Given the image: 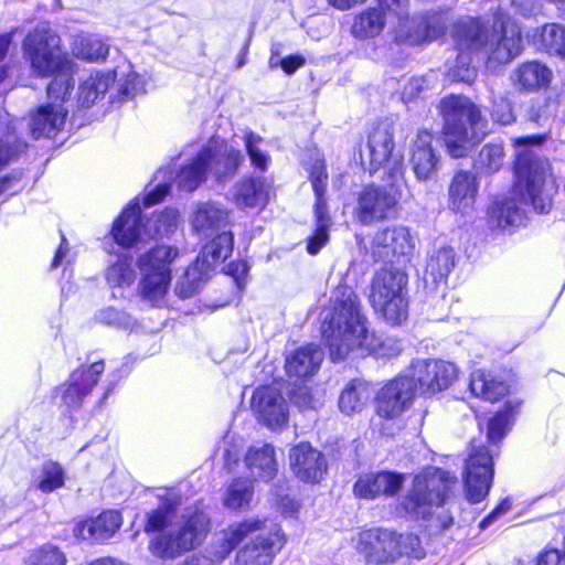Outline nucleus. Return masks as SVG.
I'll return each mask as SVG.
<instances>
[{"label":"nucleus","instance_id":"obj_49","mask_svg":"<svg viewBox=\"0 0 565 565\" xmlns=\"http://www.w3.org/2000/svg\"><path fill=\"white\" fill-rule=\"evenodd\" d=\"M114 83L117 82L119 100L132 98L143 86L140 76L132 71L130 64L115 70L111 74Z\"/></svg>","mask_w":565,"mask_h":565},{"label":"nucleus","instance_id":"obj_58","mask_svg":"<svg viewBox=\"0 0 565 565\" xmlns=\"http://www.w3.org/2000/svg\"><path fill=\"white\" fill-rule=\"evenodd\" d=\"M24 188L23 172L11 171L0 177V195L12 196L20 193Z\"/></svg>","mask_w":565,"mask_h":565},{"label":"nucleus","instance_id":"obj_17","mask_svg":"<svg viewBox=\"0 0 565 565\" xmlns=\"http://www.w3.org/2000/svg\"><path fill=\"white\" fill-rule=\"evenodd\" d=\"M440 111L445 120V134L451 137H467V129L470 126L475 129L480 120V111L463 96H449L441 100Z\"/></svg>","mask_w":565,"mask_h":565},{"label":"nucleus","instance_id":"obj_31","mask_svg":"<svg viewBox=\"0 0 565 565\" xmlns=\"http://www.w3.org/2000/svg\"><path fill=\"white\" fill-rule=\"evenodd\" d=\"M268 200V184L264 178L248 175L237 182L234 201L241 209L265 206Z\"/></svg>","mask_w":565,"mask_h":565},{"label":"nucleus","instance_id":"obj_3","mask_svg":"<svg viewBox=\"0 0 565 565\" xmlns=\"http://www.w3.org/2000/svg\"><path fill=\"white\" fill-rule=\"evenodd\" d=\"M221 534L220 558L237 548L234 565H271L288 543L280 523L267 525V519L249 518L228 524Z\"/></svg>","mask_w":565,"mask_h":565},{"label":"nucleus","instance_id":"obj_57","mask_svg":"<svg viewBox=\"0 0 565 565\" xmlns=\"http://www.w3.org/2000/svg\"><path fill=\"white\" fill-rule=\"evenodd\" d=\"M249 265L246 259H235L226 265L225 274L233 278L238 291H243L248 278Z\"/></svg>","mask_w":565,"mask_h":565},{"label":"nucleus","instance_id":"obj_27","mask_svg":"<svg viewBox=\"0 0 565 565\" xmlns=\"http://www.w3.org/2000/svg\"><path fill=\"white\" fill-rule=\"evenodd\" d=\"M67 110L55 107L52 104L40 107L30 120V128L33 138L53 139L63 128Z\"/></svg>","mask_w":565,"mask_h":565},{"label":"nucleus","instance_id":"obj_16","mask_svg":"<svg viewBox=\"0 0 565 565\" xmlns=\"http://www.w3.org/2000/svg\"><path fill=\"white\" fill-rule=\"evenodd\" d=\"M289 467L300 482L309 484L320 483L328 472L323 454L306 440L290 448Z\"/></svg>","mask_w":565,"mask_h":565},{"label":"nucleus","instance_id":"obj_7","mask_svg":"<svg viewBox=\"0 0 565 565\" xmlns=\"http://www.w3.org/2000/svg\"><path fill=\"white\" fill-rule=\"evenodd\" d=\"M387 184H365L358 193L354 216L362 225L382 223L396 216L401 200L399 186L404 181L401 160L392 164Z\"/></svg>","mask_w":565,"mask_h":565},{"label":"nucleus","instance_id":"obj_43","mask_svg":"<svg viewBox=\"0 0 565 565\" xmlns=\"http://www.w3.org/2000/svg\"><path fill=\"white\" fill-rule=\"evenodd\" d=\"M411 163L418 180H426L435 173L438 157L431 143H416L412 150Z\"/></svg>","mask_w":565,"mask_h":565},{"label":"nucleus","instance_id":"obj_29","mask_svg":"<svg viewBox=\"0 0 565 565\" xmlns=\"http://www.w3.org/2000/svg\"><path fill=\"white\" fill-rule=\"evenodd\" d=\"M212 160L213 151L211 148L204 147L200 150L188 164L179 170V186L188 192L196 190L206 180Z\"/></svg>","mask_w":565,"mask_h":565},{"label":"nucleus","instance_id":"obj_40","mask_svg":"<svg viewBox=\"0 0 565 565\" xmlns=\"http://www.w3.org/2000/svg\"><path fill=\"white\" fill-rule=\"evenodd\" d=\"M385 26L383 10L371 8L355 17L352 34L358 39H369L379 35Z\"/></svg>","mask_w":565,"mask_h":565},{"label":"nucleus","instance_id":"obj_14","mask_svg":"<svg viewBox=\"0 0 565 565\" xmlns=\"http://www.w3.org/2000/svg\"><path fill=\"white\" fill-rule=\"evenodd\" d=\"M105 366L104 359L88 365L83 364L70 374L66 382L55 386L52 393H61L62 404L68 411L79 409L98 384Z\"/></svg>","mask_w":565,"mask_h":565},{"label":"nucleus","instance_id":"obj_55","mask_svg":"<svg viewBox=\"0 0 565 565\" xmlns=\"http://www.w3.org/2000/svg\"><path fill=\"white\" fill-rule=\"evenodd\" d=\"M179 213L177 210L166 207L156 216L154 233L158 236H168L174 232L178 225Z\"/></svg>","mask_w":565,"mask_h":565},{"label":"nucleus","instance_id":"obj_36","mask_svg":"<svg viewBox=\"0 0 565 565\" xmlns=\"http://www.w3.org/2000/svg\"><path fill=\"white\" fill-rule=\"evenodd\" d=\"M230 213L212 203L200 204L192 216V228L195 233L206 234L228 225Z\"/></svg>","mask_w":565,"mask_h":565},{"label":"nucleus","instance_id":"obj_45","mask_svg":"<svg viewBox=\"0 0 565 565\" xmlns=\"http://www.w3.org/2000/svg\"><path fill=\"white\" fill-rule=\"evenodd\" d=\"M23 565H68V558L62 547L46 542L31 550Z\"/></svg>","mask_w":565,"mask_h":565},{"label":"nucleus","instance_id":"obj_37","mask_svg":"<svg viewBox=\"0 0 565 565\" xmlns=\"http://www.w3.org/2000/svg\"><path fill=\"white\" fill-rule=\"evenodd\" d=\"M233 248L234 234L231 231H223L203 245L196 260L201 259L203 265L211 267L227 259Z\"/></svg>","mask_w":565,"mask_h":565},{"label":"nucleus","instance_id":"obj_46","mask_svg":"<svg viewBox=\"0 0 565 565\" xmlns=\"http://www.w3.org/2000/svg\"><path fill=\"white\" fill-rule=\"evenodd\" d=\"M74 68L75 66L66 67L65 70H61L50 76L53 79L46 88L47 97L50 99L49 104H52L57 108H63L62 104L66 100V97L70 95V92L74 86Z\"/></svg>","mask_w":565,"mask_h":565},{"label":"nucleus","instance_id":"obj_9","mask_svg":"<svg viewBox=\"0 0 565 565\" xmlns=\"http://www.w3.org/2000/svg\"><path fill=\"white\" fill-rule=\"evenodd\" d=\"M406 286L407 276L391 267H382L373 277L371 306L391 326H401L408 318Z\"/></svg>","mask_w":565,"mask_h":565},{"label":"nucleus","instance_id":"obj_28","mask_svg":"<svg viewBox=\"0 0 565 565\" xmlns=\"http://www.w3.org/2000/svg\"><path fill=\"white\" fill-rule=\"evenodd\" d=\"M244 462L246 468L262 481L269 482L278 475V462L273 445L264 444L262 447H249Z\"/></svg>","mask_w":565,"mask_h":565},{"label":"nucleus","instance_id":"obj_53","mask_svg":"<svg viewBox=\"0 0 565 565\" xmlns=\"http://www.w3.org/2000/svg\"><path fill=\"white\" fill-rule=\"evenodd\" d=\"M458 50L460 53L456 58V63L454 66L448 70V77L451 81L463 82V83H472L477 76L475 67L470 65L471 63V54L472 52L468 51L466 47H460L457 43Z\"/></svg>","mask_w":565,"mask_h":565},{"label":"nucleus","instance_id":"obj_42","mask_svg":"<svg viewBox=\"0 0 565 565\" xmlns=\"http://www.w3.org/2000/svg\"><path fill=\"white\" fill-rule=\"evenodd\" d=\"M136 270L130 255L121 254L117 260L108 266L105 278L110 287L124 288L131 286L136 280Z\"/></svg>","mask_w":565,"mask_h":565},{"label":"nucleus","instance_id":"obj_47","mask_svg":"<svg viewBox=\"0 0 565 565\" xmlns=\"http://www.w3.org/2000/svg\"><path fill=\"white\" fill-rule=\"evenodd\" d=\"M65 469L55 460H46L41 467V473L35 488L42 493H52L65 484Z\"/></svg>","mask_w":565,"mask_h":565},{"label":"nucleus","instance_id":"obj_8","mask_svg":"<svg viewBox=\"0 0 565 565\" xmlns=\"http://www.w3.org/2000/svg\"><path fill=\"white\" fill-rule=\"evenodd\" d=\"M211 532V519L195 509L182 515L177 527L150 541L151 553L161 559H174L199 546Z\"/></svg>","mask_w":565,"mask_h":565},{"label":"nucleus","instance_id":"obj_61","mask_svg":"<svg viewBox=\"0 0 565 565\" xmlns=\"http://www.w3.org/2000/svg\"><path fill=\"white\" fill-rule=\"evenodd\" d=\"M170 193V184L162 182L157 184L153 189L147 192L142 198V206L150 207L161 203Z\"/></svg>","mask_w":565,"mask_h":565},{"label":"nucleus","instance_id":"obj_10","mask_svg":"<svg viewBox=\"0 0 565 565\" xmlns=\"http://www.w3.org/2000/svg\"><path fill=\"white\" fill-rule=\"evenodd\" d=\"M22 50L32 73L40 77H50L61 70L75 66L70 56L62 51L60 36L46 22L39 23L26 35Z\"/></svg>","mask_w":565,"mask_h":565},{"label":"nucleus","instance_id":"obj_23","mask_svg":"<svg viewBox=\"0 0 565 565\" xmlns=\"http://www.w3.org/2000/svg\"><path fill=\"white\" fill-rule=\"evenodd\" d=\"M479 183L476 174L470 171H457L448 188V205L457 213H468L473 209Z\"/></svg>","mask_w":565,"mask_h":565},{"label":"nucleus","instance_id":"obj_41","mask_svg":"<svg viewBox=\"0 0 565 565\" xmlns=\"http://www.w3.org/2000/svg\"><path fill=\"white\" fill-rule=\"evenodd\" d=\"M72 53L81 60L100 62L106 60L109 46L97 36L78 35L72 43Z\"/></svg>","mask_w":565,"mask_h":565},{"label":"nucleus","instance_id":"obj_13","mask_svg":"<svg viewBox=\"0 0 565 565\" xmlns=\"http://www.w3.org/2000/svg\"><path fill=\"white\" fill-rule=\"evenodd\" d=\"M416 393L417 383L414 377L395 376L387 381L374 397L376 415L387 420L401 417L413 405Z\"/></svg>","mask_w":565,"mask_h":565},{"label":"nucleus","instance_id":"obj_12","mask_svg":"<svg viewBox=\"0 0 565 565\" xmlns=\"http://www.w3.org/2000/svg\"><path fill=\"white\" fill-rule=\"evenodd\" d=\"M520 373L512 366L477 369L469 376L471 395L486 403L497 404L514 393L520 386Z\"/></svg>","mask_w":565,"mask_h":565},{"label":"nucleus","instance_id":"obj_59","mask_svg":"<svg viewBox=\"0 0 565 565\" xmlns=\"http://www.w3.org/2000/svg\"><path fill=\"white\" fill-rule=\"evenodd\" d=\"M330 225L316 224L315 230L307 238V252L309 255H317L329 242Z\"/></svg>","mask_w":565,"mask_h":565},{"label":"nucleus","instance_id":"obj_44","mask_svg":"<svg viewBox=\"0 0 565 565\" xmlns=\"http://www.w3.org/2000/svg\"><path fill=\"white\" fill-rule=\"evenodd\" d=\"M455 267V252L452 247L444 246L436 250L427 260L426 274L434 282L445 280Z\"/></svg>","mask_w":565,"mask_h":565},{"label":"nucleus","instance_id":"obj_51","mask_svg":"<svg viewBox=\"0 0 565 565\" xmlns=\"http://www.w3.org/2000/svg\"><path fill=\"white\" fill-rule=\"evenodd\" d=\"M503 149L501 143H484L478 151L473 167L486 173L497 172L503 163Z\"/></svg>","mask_w":565,"mask_h":565},{"label":"nucleus","instance_id":"obj_60","mask_svg":"<svg viewBox=\"0 0 565 565\" xmlns=\"http://www.w3.org/2000/svg\"><path fill=\"white\" fill-rule=\"evenodd\" d=\"M313 194V215L316 224L331 225V216L328 207L327 192H319Z\"/></svg>","mask_w":565,"mask_h":565},{"label":"nucleus","instance_id":"obj_33","mask_svg":"<svg viewBox=\"0 0 565 565\" xmlns=\"http://www.w3.org/2000/svg\"><path fill=\"white\" fill-rule=\"evenodd\" d=\"M372 394L371 384L362 379L350 380L340 393L338 406L343 414L362 412Z\"/></svg>","mask_w":565,"mask_h":565},{"label":"nucleus","instance_id":"obj_39","mask_svg":"<svg viewBox=\"0 0 565 565\" xmlns=\"http://www.w3.org/2000/svg\"><path fill=\"white\" fill-rule=\"evenodd\" d=\"M172 276L142 273L139 284L140 297L151 307L160 306L171 285Z\"/></svg>","mask_w":565,"mask_h":565},{"label":"nucleus","instance_id":"obj_18","mask_svg":"<svg viewBox=\"0 0 565 565\" xmlns=\"http://www.w3.org/2000/svg\"><path fill=\"white\" fill-rule=\"evenodd\" d=\"M370 247L375 262H386L408 255L413 249V243L406 227L386 226L374 233Z\"/></svg>","mask_w":565,"mask_h":565},{"label":"nucleus","instance_id":"obj_20","mask_svg":"<svg viewBox=\"0 0 565 565\" xmlns=\"http://www.w3.org/2000/svg\"><path fill=\"white\" fill-rule=\"evenodd\" d=\"M404 475L394 471H377L360 475L353 483L355 498L374 500L379 497H393L403 487Z\"/></svg>","mask_w":565,"mask_h":565},{"label":"nucleus","instance_id":"obj_2","mask_svg":"<svg viewBox=\"0 0 565 565\" xmlns=\"http://www.w3.org/2000/svg\"><path fill=\"white\" fill-rule=\"evenodd\" d=\"M515 145L519 149L512 162V196L493 200L487 211L488 222L503 231L516 227L522 221L516 201L531 204L540 213H547L552 206L550 196L544 194L546 182L552 179V167L531 148L541 143Z\"/></svg>","mask_w":565,"mask_h":565},{"label":"nucleus","instance_id":"obj_64","mask_svg":"<svg viewBox=\"0 0 565 565\" xmlns=\"http://www.w3.org/2000/svg\"><path fill=\"white\" fill-rule=\"evenodd\" d=\"M276 505L284 516H296L301 507L299 500L287 494L278 495L276 499Z\"/></svg>","mask_w":565,"mask_h":565},{"label":"nucleus","instance_id":"obj_35","mask_svg":"<svg viewBox=\"0 0 565 565\" xmlns=\"http://www.w3.org/2000/svg\"><path fill=\"white\" fill-rule=\"evenodd\" d=\"M114 84L110 73L97 72L88 75L78 86L76 103L79 108H89L103 98Z\"/></svg>","mask_w":565,"mask_h":565},{"label":"nucleus","instance_id":"obj_50","mask_svg":"<svg viewBox=\"0 0 565 565\" xmlns=\"http://www.w3.org/2000/svg\"><path fill=\"white\" fill-rule=\"evenodd\" d=\"M540 43L542 47L557 56L565 58V28L555 24L548 23L542 28V31L539 35Z\"/></svg>","mask_w":565,"mask_h":565},{"label":"nucleus","instance_id":"obj_21","mask_svg":"<svg viewBox=\"0 0 565 565\" xmlns=\"http://www.w3.org/2000/svg\"><path fill=\"white\" fill-rule=\"evenodd\" d=\"M458 377L454 363L443 360H425L418 370L417 388L423 395H435L449 388Z\"/></svg>","mask_w":565,"mask_h":565},{"label":"nucleus","instance_id":"obj_25","mask_svg":"<svg viewBox=\"0 0 565 565\" xmlns=\"http://www.w3.org/2000/svg\"><path fill=\"white\" fill-rule=\"evenodd\" d=\"M524 401L509 398L489 417L487 422V441L498 445L512 428L518 415L521 413Z\"/></svg>","mask_w":565,"mask_h":565},{"label":"nucleus","instance_id":"obj_56","mask_svg":"<svg viewBox=\"0 0 565 565\" xmlns=\"http://www.w3.org/2000/svg\"><path fill=\"white\" fill-rule=\"evenodd\" d=\"M221 551V536L214 541L207 554L199 553L193 554L189 558L185 559L183 565H218L226 558H220Z\"/></svg>","mask_w":565,"mask_h":565},{"label":"nucleus","instance_id":"obj_38","mask_svg":"<svg viewBox=\"0 0 565 565\" xmlns=\"http://www.w3.org/2000/svg\"><path fill=\"white\" fill-rule=\"evenodd\" d=\"M254 498V483L253 480L236 477L231 480L224 495L223 504L230 510L241 511L247 510Z\"/></svg>","mask_w":565,"mask_h":565},{"label":"nucleus","instance_id":"obj_19","mask_svg":"<svg viewBox=\"0 0 565 565\" xmlns=\"http://www.w3.org/2000/svg\"><path fill=\"white\" fill-rule=\"evenodd\" d=\"M252 406L258 419L268 428H281L288 424V407L284 396L270 386H262L254 391Z\"/></svg>","mask_w":565,"mask_h":565},{"label":"nucleus","instance_id":"obj_15","mask_svg":"<svg viewBox=\"0 0 565 565\" xmlns=\"http://www.w3.org/2000/svg\"><path fill=\"white\" fill-rule=\"evenodd\" d=\"M145 228L142 207L138 196L130 200L111 223L108 237L121 249L135 247Z\"/></svg>","mask_w":565,"mask_h":565},{"label":"nucleus","instance_id":"obj_5","mask_svg":"<svg viewBox=\"0 0 565 565\" xmlns=\"http://www.w3.org/2000/svg\"><path fill=\"white\" fill-rule=\"evenodd\" d=\"M355 551L365 565H393L403 557L426 556L418 534L382 525L362 527L356 535Z\"/></svg>","mask_w":565,"mask_h":565},{"label":"nucleus","instance_id":"obj_54","mask_svg":"<svg viewBox=\"0 0 565 565\" xmlns=\"http://www.w3.org/2000/svg\"><path fill=\"white\" fill-rule=\"evenodd\" d=\"M307 171L313 193L327 192L329 174L326 160L322 157L315 158Z\"/></svg>","mask_w":565,"mask_h":565},{"label":"nucleus","instance_id":"obj_4","mask_svg":"<svg viewBox=\"0 0 565 565\" xmlns=\"http://www.w3.org/2000/svg\"><path fill=\"white\" fill-rule=\"evenodd\" d=\"M455 39L460 47L484 58L490 71L510 63L523 49L521 29L502 14L495 18L492 29L477 20L457 23Z\"/></svg>","mask_w":565,"mask_h":565},{"label":"nucleus","instance_id":"obj_32","mask_svg":"<svg viewBox=\"0 0 565 565\" xmlns=\"http://www.w3.org/2000/svg\"><path fill=\"white\" fill-rule=\"evenodd\" d=\"M552 77V71L545 64L537 61L522 63L511 75L515 85L521 89L530 92L548 86Z\"/></svg>","mask_w":565,"mask_h":565},{"label":"nucleus","instance_id":"obj_1","mask_svg":"<svg viewBox=\"0 0 565 565\" xmlns=\"http://www.w3.org/2000/svg\"><path fill=\"white\" fill-rule=\"evenodd\" d=\"M335 294L332 310L321 330L333 362L344 360L354 350H362L376 358H390L401 351L396 339L369 332L367 319L361 313L359 296L350 286L338 285Z\"/></svg>","mask_w":565,"mask_h":565},{"label":"nucleus","instance_id":"obj_48","mask_svg":"<svg viewBox=\"0 0 565 565\" xmlns=\"http://www.w3.org/2000/svg\"><path fill=\"white\" fill-rule=\"evenodd\" d=\"M175 511L177 503L170 499H163L156 509L147 513L143 531L146 533L162 532L170 524Z\"/></svg>","mask_w":565,"mask_h":565},{"label":"nucleus","instance_id":"obj_11","mask_svg":"<svg viewBox=\"0 0 565 565\" xmlns=\"http://www.w3.org/2000/svg\"><path fill=\"white\" fill-rule=\"evenodd\" d=\"M494 479V458L487 445L471 447L465 459L462 483L470 504L486 500Z\"/></svg>","mask_w":565,"mask_h":565},{"label":"nucleus","instance_id":"obj_52","mask_svg":"<svg viewBox=\"0 0 565 565\" xmlns=\"http://www.w3.org/2000/svg\"><path fill=\"white\" fill-rule=\"evenodd\" d=\"M213 162L217 167V180L224 181L235 175L243 162V156L239 151L230 149L218 153L216 157L213 154Z\"/></svg>","mask_w":565,"mask_h":565},{"label":"nucleus","instance_id":"obj_6","mask_svg":"<svg viewBox=\"0 0 565 565\" xmlns=\"http://www.w3.org/2000/svg\"><path fill=\"white\" fill-rule=\"evenodd\" d=\"M457 482L455 475L440 467H425L414 476L398 508L413 520H430L434 507L441 508L446 504Z\"/></svg>","mask_w":565,"mask_h":565},{"label":"nucleus","instance_id":"obj_30","mask_svg":"<svg viewBox=\"0 0 565 565\" xmlns=\"http://www.w3.org/2000/svg\"><path fill=\"white\" fill-rule=\"evenodd\" d=\"M178 256V248L157 244L137 258V266L142 273L172 276L171 265Z\"/></svg>","mask_w":565,"mask_h":565},{"label":"nucleus","instance_id":"obj_63","mask_svg":"<svg viewBox=\"0 0 565 565\" xmlns=\"http://www.w3.org/2000/svg\"><path fill=\"white\" fill-rule=\"evenodd\" d=\"M512 507L510 499H502L478 524L480 530H486L499 516L507 513Z\"/></svg>","mask_w":565,"mask_h":565},{"label":"nucleus","instance_id":"obj_26","mask_svg":"<svg viewBox=\"0 0 565 565\" xmlns=\"http://www.w3.org/2000/svg\"><path fill=\"white\" fill-rule=\"evenodd\" d=\"M322 356L318 348L307 344L296 349L285 360V371L288 377L306 380L318 372Z\"/></svg>","mask_w":565,"mask_h":565},{"label":"nucleus","instance_id":"obj_62","mask_svg":"<svg viewBox=\"0 0 565 565\" xmlns=\"http://www.w3.org/2000/svg\"><path fill=\"white\" fill-rule=\"evenodd\" d=\"M245 145H246V150L249 156L252 166L259 171L267 170L268 164L270 162V157L266 152L259 150L256 147V143H245Z\"/></svg>","mask_w":565,"mask_h":565},{"label":"nucleus","instance_id":"obj_24","mask_svg":"<svg viewBox=\"0 0 565 565\" xmlns=\"http://www.w3.org/2000/svg\"><path fill=\"white\" fill-rule=\"evenodd\" d=\"M394 143H358V160L363 170L372 175L380 169H386V178L390 179V169L395 160L403 162V156H393ZM404 168V163H402Z\"/></svg>","mask_w":565,"mask_h":565},{"label":"nucleus","instance_id":"obj_34","mask_svg":"<svg viewBox=\"0 0 565 565\" xmlns=\"http://www.w3.org/2000/svg\"><path fill=\"white\" fill-rule=\"evenodd\" d=\"M446 17L443 12L426 14L418 20H413L407 32V40L412 44H422L433 41L444 34L446 30Z\"/></svg>","mask_w":565,"mask_h":565},{"label":"nucleus","instance_id":"obj_22","mask_svg":"<svg viewBox=\"0 0 565 565\" xmlns=\"http://www.w3.org/2000/svg\"><path fill=\"white\" fill-rule=\"evenodd\" d=\"M122 525V515L117 510H104L96 518L76 523L74 535L78 539H92L105 542L113 537Z\"/></svg>","mask_w":565,"mask_h":565}]
</instances>
